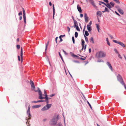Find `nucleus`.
Instances as JSON below:
<instances>
[{"mask_svg":"<svg viewBox=\"0 0 126 126\" xmlns=\"http://www.w3.org/2000/svg\"><path fill=\"white\" fill-rule=\"evenodd\" d=\"M106 53L104 51H100L96 53L95 55L96 57L97 58H103L106 56Z\"/></svg>","mask_w":126,"mask_h":126,"instance_id":"1","label":"nucleus"},{"mask_svg":"<svg viewBox=\"0 0 126 126\" xmlns=\"http://www.w3.org/2000/svg\"><path fill=\"white\" fill-rule=\"evenodd\" d=\"M38 91L36 90H34L35 92H38L39 93V95L40 96L39 97V98L40 99H44V97L42 96V94L41 91L39 88H37Z\"/></svg>","mask_w":126,"mask_h":126,"instance_id":"2","label":"nucleus"},{"mask_svg":"<svg viewBox=\"0 0 126 126\" xmlns=\"http://www.w3.org/2000/svg\"><path fill=\"white\" fill-rule=\"evenodd\" d=\"M114 3L113 2H110L109 3L107 4L106 6L110 10H111V8H112L114 6Z\"/></svg>","mask_w":126,"mask_h":126,"instance_id":"3","label":"nucleus"},{"mask_svg":"<svg viewBox=\"0 0 126 126\" xmlns=\"http://www.w3.org/2000/svg\"><path fill=\"white\" fill-rule=\"evenodd\" d=\"M49 124L51 126H54L55 125V117H53L51 118Z\"/></svg>","mask_w":126,"mask_h":126,"instance_id":"4","label":"nucleus"},{"mask_svg":"<svg viewBox=\"0 0 126 126\" xmlns=\"http://www.w3.org/2000/svg\"><path fill=\"white\" fill-rule=\"evenodd\" d=\"M51 105L47 104L41 110L42 111L46 110L48 109L51 107Z\"/></svg>","mask_w":126,"mask_h":126,"instance_id":"5","label":"nucleus"},{"mask_svg":"<svg viewBox=\"0 0 126 126\" xmlns=\"http://www.w3.org/2000/svg\"><path fill=\"white\" fill-rule=\"evenodd\" d=\"M89 0V2L94 8H97V6L95 4V2L94 0Z\"/></svg>","mask_w":126,"mask_h":126,"instance_id":"6","label":"nucleus"},{"mask_svg":"<svg viewBox=\"0 0 126 126\" xmlns=\"http://www.w3.org/2000/svg\"><path fill=\"white\" fill-rule=\"evenodd\" d=\"M30 105H29L28 107V109L27 110V113L28 114V117H29V118H28V119H31V115L30 113Z\"/></svg>","mask_w":126,"mask_h":126,"instance_id":"7","label":"nucleus"},{"mask_svg":"<svg viewBox=\"0 0 126 126\" xmlns=\"http://www.w3.org/2000/svg\"><path fill=\"white\" fill-rule=\"evenodd\" d=\"M82 41V43H81V45L82 47V48L81 49L82 50H83V49H84V50H85L86 47V45H85L84 46V41L83 40H81Z\"/></svg>","mask_w":126,"mask_h":126,"instance_id":"8","label":"nucleus"},{"mask_svg":"<svg viewBox=\"0 0 126 126\" xmlns=\"http://www.w3.org/2000/svg\"><path fill=\"white\" fill-rule=\"evenodd\" d=\"M117 79L118 80H119L121 84V82H123V80L122 79V77L119 74L117 76Z\"/></svg>","mask_w":126,"mask_h":126,"instance_id":"9","label":"nucleus"},{"mask_svg":"<svg viewBox=\"0 0 126 126\" xmlns=\"http://www.w3.org/2000/svg\"><path fill=\"white\" fill-rule=\"evenodd\" d=\"M30 83L31 86V88H32V90H33L34 89H35V87L34 85V83L33 82V81L31 80Z\"/></svg>","mask_w":126,"mask_h":126,"instance_id":"10","label":"nucleus"},{"mask_svg":"<svg viewBox=\"0 0 126 126\" xmlns=\"http://www.w3.org/2000/svg\"><path fill=\"white\" fill-rule=\"evenodd\" d=\"M23 17L24 18V21L25 23V24L26 23V16L25 15V12L24 9V8L23 9Z\"/></svg>","mask_w":126,"mask_h":126,"instance_id":"11","label":"nucleus"},{"mask_svg":"<svg viewBox=\"0 0 126 126\" xmlns=\"http://www.w3.org/2000/svg\"><path fill=\"white\" fill-rule=\"evenodd\" d=\"M84 16L85 22L86 23L87 22L88 20V18L86 13H84Z\"/></svg>","mask_w":126,"mask_h":126,"instance_id":"12","label":"nucleus"},{"mask_svg":"<svg viewBox=\"0 0 126 126\" xmlns=\"http://www.w3.org/2000/svg\"><path fill=\"white\" fill-rule=\"evenodd\" d=\"M107 64L109 66V68L111 69V71H112V68L110 63L109 62H107Z\"/></svg>","mask_w":126,"mask_h":126,"instance_id":"13","label":"nucleus"},{"mask_svg":"<svg viewBox=\"0 0 126 126\" xmlns=\"http://www.w3.org/2000/svg\"><path fill=\"white\" fill-rule=\"evenodd\" d=\"M23 49L22 47H21V53H20V57L21 59V63H22L23 60Z\"/></svg>","mask_w":126,"mask_h":126,"instance_id":"14","label":"nucleus"},{"mask_svg":"<svg viewBox=\"0 0 126 126\" xmlns=\"http://www.w3.org/2000/svg\"><path fill=\"white\" fill-rule=\"evenodd\" d=\"M74 27L75 28H76L77 30L78 31H80V30L79 27L78 26V23H77V24H74Z\"/></svg>","mask_w":126,"mask_h":126,"instance_id":"15","label":"nucleus"},{"mask_svg":"<svg viewBox=\"0 0 126 126\" xmlns=\"http://www.w3.org/2000/svg\"><path fill=\"white\" fill-rule=\"evenodd\" d=\"M87 27L89 32H90L92 30L91 27L89 26V25H87Z\"/></svg>","mask_w":126,"mask_h":126,"instance_id":"16","label":"nucleus"},{"mask_svg":"<svg viewBox=\"0 0 126 126\" xmlns=\"http://www.w3.org/2000/svg\"><path fill=\"white\" fill-rule=\"evenodd\" d=\"M77 8L78 11L80 13L82 12V10L80 7L79 5H78L77 6Z\"/></svg>","mask_w":126,"mask_h":126,"instance_id":"17","label":"nucleus"},{"mask_svg":"<svg viewBox=\"0 0 126 126\" xmlns=\"http://www.w3.org/2000/svg\"><path fill=\"white\" fill-rule=\"evenodd\" d=\"M53 19H54V16L55 15V8H54V5L53 4Z\"/></svg>","mask_w":126,"mask_h":126,"instance_id":"18","label":"nucleus"},{"mask_svg":"<svg viewBox=\"0 0 126 126\" xmlns=\"http://www.w3.org/2000/svg\"><path fill=\"white\" fill-rule=\"evenodd\" d=\"M119 44L123 47H126L125 45L121 42H120Z\"/></svg>","mask_w":126,"mask_h":126,"instance_id":"19","label":"nucleus"},{"mask_svg":"<svg viewBox=\"0 0 126 126\" xmlns=\"http://www.w3.org/2000/svg\"><path fill=\"white\" fill-rule=\"evenodd\" d=\"M97 15L99 16L100 17H101L102 16V12L100 11H98L96 13Z\"/></svg>","mask_w":126,"mask_h":126,"instance_id":"20","label":"nucleus"},{"mask_svg":"<svg viewBox=\"0 0 126 126\" xmlns=\"http://www.w3.org/2000/svg\"><path fill=\"white\" fill-rule=\"evenodd\" d=\"M99 4L100 5H101L102 4L105 5L106 6L107 4H106L105 3L101 1H99Z\"/></svg>","mask_w":126,"mask_h":126,"instance_id":"21","label":"nucleus"},{"mask_svg":"<svg viewBox=\"0 0 126 126\" xmlns=\"http://www.w3.org/2000/svg\"><path fill=\"white\" fill-rule=\"evenodd\" d=\"M118 10L119 12L121 14H123L124 13V12L123 10L121 9L120 8H119L118 9Z\"/></svg>","mask_w":126,"mask_h":126,"instance_id":"22","label":"nucleus"},{"mask_svg":"<svg viewBox=\"0 0 126 126\" xmlns=\"http://www.w3.org/2000/svg\"><path fill=\"white\" fill-rule=\"evenodd\" d=\"M41 106L40 105H37L33 106H32V108H38Z\"/></svg>","mask_w":126,"mask_h":126,"instance_id":"23","label":"nucleus"},{"mask_svg":"<svg viewBox=\"0 0 126 126\" xmlns=\"http://www.w3.org/2000/svg\"><path fill=\"white\" fill-rule=\"evenodd\" d=\"M49 43V41H47V43H46V48H45V51L46 52V51L47 49V47Z\"/></svg>","mask_w":126,"mask_h":126,"instance_id":"24","label":"nucleus"},{"mask_svg":"<svg viewBox=\"0 0 126 126\" xmlns=\"http://www.w3.org/2000/svg\"><path fill=\"white\" fill-rule=\"evenodd\" d=\"M90 42H92L93 44L94 43V41L93 38V37H91L90 39Z\"/></svg>","mask_w":126,"mask_h":126,"instance_id":"25","label":"nucleus"},{"mask_svg":"<svg viewBox=\"0 0 126 126\" xmlns=\"http://www.w3.org/2000/svg\"><path fill=\"white\" fill-rule=\"evenodd\" d=\"M72 18L73 19L74 23V24H77V22L74 19V17L73 16H72Z\"/></svg>","mask_w":126,"mask_h":126,"instance_id":"26","label":"nucleus"},{"mask_svg":"<svg viewBox=\"0 0 126 126\" xmlns=\"http://www.w3.org/2000/svg\"><path fill=\"white\" fill-rule=\"evenodd\" d=\"M106 41H107V44H108L109 46H110V43L109 42V41L108 38H107L106 39Z\"/></svg>","mask_w":126,"mask_h":126,"instance_id":"27","label":"nucleus"},{"mask_svg":"<svg viewBox=\"0 0 126 126\" xmlns=\"http://www.w3.org/2000/svg\"><path fill=\"white\" fill-rule=\"evenodd\" d=\"M84 36L86 41L87 42V43H88V38L85 35H84Z\"/></svg>","mask_w":126,"mask_h":126,"instance_id":"28","label":"nucleus"},{"mask_svg":"<svg viewBox=\"0 0 126 126\" xmlns=\"http://www.w3.org/2000/svg\"><path fill=\"white\" fill-rule=\"evenodd\" d=\"M96 27L97 29L98 30V32H99V25L98 24H96Z\"/></svg>","mask_w":126,"mask_h":126,"instance_id":"29","label":"nucleus"},{"mask_svg":"<svg viewBox=\"0 0 126 126\" xmlns=\"http://www.w3.org/2000/svg\"><path fill=\"white\" fill-rule=\"evenodd\" d=\"M85 35L87 36H88L89 35V33L87 31H85Z\"/></svg>","mask_w":126,"mask_h":126,"instance_id":"30","label":"nucleus"},{"mask_svg":"<svg viewBox=\"0 0 126 126\" xmlns=\"http://www.w3.org/2000/svg\"><path fill=\"white\" fill-rule=\"evenodd\" d=\"M97 62H103L104 61H103L101 59H98L97 60Z\"/></svg>","mask_w":126,"mask_h":126,"instance_id":"31","label":"nucleus"},{"mask_svg":"<svg viewBox=\"0 0 126 126\" xmlns=\"http://www.w3.org/2000/svg\"><path fill=\"white\" fill-rule=\"evenodd\" d=\"M113 41L114 43H117L118 44H119V42H120V41H118L116 40H113Z\"/></svg>","mask_w":126,"mask_h":126,"instance_id":"32","label":"nucleus"},{"mask_svg":"<svg viewBox=\"0 0 126 126\" xmlns=\"http://www.w3.org/2000/svg\"><path fill=\"white\" fill-rule=\"evenodd\" d=\"M47 96L46 97H44V99H46V100H48L49 99H50L51 98L50 97H47Z\"/></svg>","mask_w":126,"mask_h":126,"instance_id":"33","label":"nucleus"},{"mask_svg":"<svg viewBox=\"0 0 126 126\" xmlns=\"http://www.w3.org/2000/svg\"><path fill=\"white\" fill-rule=\"evenodd\" d=\"M78 33L77 32H76L75 33V37L77 38L78 37Z\"/></svg>","mask_w":126,"mask_h":126,"instance_id":"34","label":"nucleus"},{"mask_svg":"<svg viewBox=\"0 0 126 126\" xmlns=\"http://www.w3.org/2000/svg\"><path fill=\"white\" fill-rule=\"evenodd\" d=\"M106 12H109V9L107 7H105V9Z\"/></svg>","mask_w":126,"mask_h":126,"instance_id":"35","label":"nucleus"},{"mask_svg":"<svg viewBox=\"0 0 126 126\" xmlns=\"http://www.w3.org/2000/svg\"><path fill=\"white\" fill-rule=\"evenodd\" d=\"M121 84L123 85H124L125 89L126 90V86L124 84V82H121Z\"/></svg>","mask_w":126,"mask_h":126,"instance_id":"36","label":"nucleus"},{"mask_svg":"<svg viewBox=\"0 0 126 126\" xmlns=\"http://www.w3.org/2000/svg\"><path fill=\"white\" fill-rule=\"evenodd\" d=\"M59 38L60 39V41H59V42L60 43L62 41H63V40L62 39V38L61 37V36H60L59 37Z\"/></svg>","mask_w":126,"mask_h":126,"instance_id":"37","label":"nucleus"},{"mask_svg":"<svg viewBox=\"0 0 126 126\" xmlns=\"http://www.w3.org/2000/svg\"><path fill=\"white\" fill-rule=\"evenodd\" d=\"M70 54L72 56V57H74V56H75V55L72 52H70Z\"/></svg>","mask_w":126,"mask_h":126,"instance_id":"38","label":"nucleus"},{"mask_svg":"<svg viewBox=\"0 0 126 126\" xmlns=\"http://www.w3.org/2000/svg\"><path fill=\"white\" fill-rule=\"evenodd\" d=\"M114 1L118 3V4H119L120 3V2H119V0H113Z\"/></svg>","mask_w":126,"mask_h":126,"instance_id":"39","label":"nucleus"},{"mask_svg":"<svg viewBox=\"0 0 126 126\" xmlns=\"http://www.w3.org/2000/svg\"><path fill=\"white\" fill-rule=\"evenodd\" d=\"M72 40L73 42V44H75V39L74 38V37L73 36L72 37Z\"/></svg>","mask_w":126,"mask_h":126,"instance_id":"40","label":"nucleus"},{"mask_svg":"<svg viewBox=\"0 0 126 126\" xmlns=\"http://www.w3.org/2000/svg\"><path fill=\"white\" fill-rule=\"evenodd\" d=\"M16 47L18 49H19L20 48V46L19 45H18L16 46Z\"/></svg>","mask_w":126,"mask_h":126,"instance_id":"41","label":"nucleus"},{"mask_svg":"<svg viewBox=\"0 0 126 126\" xmlns=\"http://www.w3.org/2000/svg\"><path fill=\"white\" fill-rule=\"evenodd\" d=\"M67 28L68 31V32H69L70 31V28H69V27H67Z\"/></svg>","mask_w":126,"mask_h":126,"instance_id":"42","label":"nucleus"},{"mask_svg":"<svg viewBox=\"0 0 126 126\" xmlns=\"http://www.w3.org/2000/svg\"><path fill=\"white\" fill-rule=\"evenodd\" d=\"M44 94L45 97H46L47 96V93L45 90L44 91Z\"/></svg>","mask_w":126,"mask_h":126,"instance_id":"43","label":"nucleus"},{"mask_svg":"<svg viewBox=\"0 0 126 126\" xmlns=\"http://www.w3.org/2000/svg\"><path fill=\"white\" fill-rule=\"evenodd\" d=\"M87 102L88 103V104H89V106L90 107V108H91L92 109V107L91 106V105L89 103V102L88 101Z\"/></svg>","mask_w":126,"mask_h":126,"instance_id":"44","label":"nucleus"},{"mask_svg":"<svg viewBox=\"0 0 126 126\" xmlns=\"http://www.w3.org/2000/svg\"><path fill=\"white\" fill-rule=\"evenodd\" d=\"M118 56L121 59H122V57L121 56V55L119 54H118Z\"/></svg>","mask_w":126,"mask_h":126,"instance_id":"45","label":"nucleus"},{"mask_svg":"<svg viewBox=\"0 0 126 126\" xmlns=\"http://www.w3.org/2000/svg\"><path fill=\"white\" fill-rule=\"evenodd\" d=\"M59 55L60 56V57L61 58L62 60L63 61V59L62 58V56L61 54H60V53L59 52Z\"/></svg>","mask_w":126,"mask_h":126,"instance_id":"46","label":"nucleus"},{"mask_svg":"<svg viewBox=\"0 0 126 126\" xmlns=\"http://www.w3.org/2000/svg\"><path fill=\"white\" fill-rule=\"evenodd\" d=\"M57 125H58V126H62V125L61 123H59Z\"/></svg>","mask_w":126,"mask_h":126,"instance_id":"47","label":"nucleus"},{"mask_svg":"<svg viewBox=\"0 0 126 126\" xmlns=\"http://www.w3.org/2000/svg\"><path fill=\"white\" fill-rule=\"evenodd\" d=\"M103 1L105 2L108 3L109 2L108 0H103Z\"/></svg>","mask_w":126,"mask_h":126,"instance_id":"48","label":"nucleus"},{"mask_svg":"<svg viewBox=\"0 0 126 126\" xmlns=\"http://www.w3.org/2000/svg\"><path fill=\"white\" fill-rule=\"evenodd\" d=\"M92 21H91L89 23V24H88L87 25H89V26H90L92 24Z\"/></svg>","mask_w":126,"mask_h":126,"instance_id":"49","label":"nucleus"},{"mask_svg":"<svg viewBox=\"0 0 126 126\" xmlns=\"http://www.w3.org/2000/svg\"><path fill=\"white\" fill-rule=\"evenodd\" d=\"M114 50L115 51V52L117 53H118V51H117V50L116 49H114Z\"/></svg>","mask_w":126,"mask_h":126,"instance_id":"50","label":"nucleus"},{"mask_svg":"<svg viewBox=\"0 0 126 126\" xmlns=\"http://www.w3.org/2000/svg\"><path fill=\"white\" fill-rule=\"evenodd\" d=\"M22 13L21 11L18 14V15L19 16L22 15Z\"/></svg>","mask_w":126,"mask_h":126,"instance_id":"51","label":"nucleus"},{"mask_svg":"<svg viewBox=\"0 0 126 126\" xmlns=\"http://www.w3.org/2000/svg\"><path fill=\"white\" fill-rule=\"evenodd\" d=\"M55 95V94H52L50 95L49 96H50V97H53Z\"/></svg>","mask_w":126,"mask_h":126,"instance_id":"52","label":"nucleus"},{"mask_svg":"<svg viewBox=\"0 0 126 126\" xmlns=\"http://www.w3.org/2000/svg\"><path fill=\"white\" fill-rule=\"evenodd\" d=\"M63 50L65 54H66V55L67 54V53L65 51Z\"/></svg>","mask_w":126,"mask_h":126,"instance_id":"53","label":"nucleus"},{"mask_svg":"<svg viewBox=\"0 0 126 126\" xmlns=\"http://www.w3.org/2000/svg\"><path fill=\"white\" fill-rule=\"evenodd\" d=\"M18 61H20V56H18Z\"/></svg>","mask_w":126,"mask_h":126,"instance_id":"54","label":"nucleus"},{"mask_svg":"<svg viewBox=\"0 0 126 126\" xmlns=\"http://www.w3.org/2000/svg\"><path fill=\"white\" fill-rule=\"evenodd\" d=\"M80 17H82L83 16V15L82 14H80Z\"/></svg>","mask_w":126,"mask_h":126,"instance_id":"55","label":"nucleus"},{"mask_svg":"<svg viewBox=\"0 0 126 126\" xmlns=\"http://www.w3.org/2000/svg\"><path fill=\"white\" fill-rule=\"evenodd\" d=\"M58 116H57L56 118V121L58 120Z\"/></svg>","mask_w":126,"mask_h":126,"instance_id":"56","label":"nucleus"},{"mask_svg":"<svg viewBox=\"0 0 126 126\" xmlns=\"http://www.w3.org/2000/svg\"><path fill=\"white\" fill-rule=\"evenodd\" d=\"M110 37L111 38V39H113V37L111 35H109Z\"/></svg>","mask_w":126,"mask_h":126,"instance_id":"57","label":"nucleus"},{"mask_svg":"<svg viewBox=\"0 0 126 126\" xmlns=\"http://www.w3.org/2000/svg\"><path fill=\"white\" fill-rule=\"evenodd\" d=\"M46 100L45 101L46 102V103L47 104H48V100Z\"/></svg>","mask_w":126,"mask_h":126,"instance_id":"58","label":"nucleus"},{"mask_svg":"<svg viewBox=\"0 0 126 126\" xmlns=\"http://www.w3.org/2000/svg\"><path fill=\"white\" fill-rule=\"evenodd\" d=\"M115 12L117 15H118L119 16H120L119 14L118 13L116 12L115 11Z\"/></svg>","mask_w":126,"mask_h":126,"instance_id":"59","label":"nucleus"},{"mask_svg":"<svg viewBox=\"0 0 126 126\" xmlns=\"http://www.w3.org/2000/svg\"><path fill=\"white\" fill-rule=\"evenodd\" d=\"M49 4L50 6H51L52 5L51 3L50 2H49Z\"/></svg>","mask_w":126,"mask_h":126,"instance_id":"60","label":"nucleus"},{"mask_svg":"<svg viewBox=\"0 0 126 126\" xmlns=\"http://www.w3.org/2000/svg\"><path fill=\"white\" fill-rule=\"evenodd\" d=\"M22 19V17L21 16H20L19 17V20H21Z\"/></svg>","mask_w":126,"mask_h":126,"instance_id":"61","label":"nucleus"},{"mask_svg":"<svg viewBox=\"0 0 126 126\" xmlns=\"http://www.w3.org/2000/svg\"><path fill=\"white\" fill-rule=\"evenodd\" d=\"M89 51L90 53L91 52V49L90 48L89 49Z\"/></svg>","mask_w":126,"mask_h":126,"instance_id":"62","label":"nucleus"},{"mask_svg":"<svg viewBox=\"0 0 126 126\" xmlns=\"http://www.w3.org/2000/svg\"><path fill=\"white\" fill-rule=\"evenodd\" d=\"M32 103H36V101H32Z\"/></svg>","mask_w":126,"mask_h":126,"instance_id":"63","label":"nucleus"},{"mask_svg":"<svg viewBox=\"0 0 126 126\" xmlns=\"http://www.w3.org/2000/svg\"><path fill=\"white\" fill-rule=\"evenodd\" d=\"M47 120V119H45L43 120V121H46Z\"/></svg>","mask_w":126,"mask_h":126,"instance_id":"64","label":"nucleus"}]
</instances>
